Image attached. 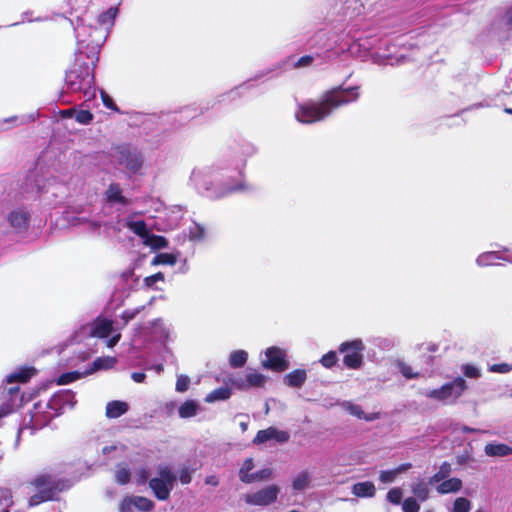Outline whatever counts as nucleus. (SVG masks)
<instances>
[{
	"mask_svg": "<svg viewBox=\"0 0 512 512\" xmlns=\"http://www.w3.org/2000/svg\"><path fill=\"white\" fill-rule=\"evenodd\" d=\"M99 61V48L87 45L86 50L79 46L75 60L66 71L65 84L70 92H81L91 98L95 96V72Z\"/></svg>",
	"mask_w": 512,
	"mask_h": 512,
	"instance_id": "nucleus-1",
	"label": "nucleus"
},
{
	"mask_svg": "<svg viewBox=\"0 0 512 512\" xmlns=\"http://www.w3.org/2000/svg\"><path fill=\"white\" fill-rule=\"evenodd\" d=\"M358 87L343 89L335 87L326 91L320 101H307L298 106L296 119L305 124L321 121L328 117L333 110L358 99Z\"/></svg>",
	"mask_w": 512,
	"mask_h": 512,
	"instance_id": "nucleus-2",
	"label": "nucleus"
},
{
	"mask_svg": "<svg viewBox=\"0 0 512 512\" xmlns=\"http://www.w3.org/2000/svg\"><path fill=\"white\" fill-rule=\"evenodd\" d=\"M28 486L35 491L28 500L31 507L57 500L59 494L70 487L67 479L57 478L49 473L36 475L28 482Z\"/></svg>",
	"mask_w": 512,
	"mask_h": 512,
	"instance_id": "nucleus-3",
	"label": "nucleus"
},
{
	"mask_svg": "<svg viewBox=\"0 0 512 512\" xmlns=\"http://www.w3.org/2000/svg\"><path fill=\"white\" fill-rule=\"evenodd\" d=\"M468 388L467 382L462 377H456L453 381L443 384L441 387L426 392V397L444 403H456Z\"/></svg>",
	"mask_w": 512,
	"mask_h": 512,
	"instance_id": "nucleus-4",
	"label": "nucleus"
},
{
	"mask_svg": "<svg viewBox=\"0 0 512 512\" xmlns=\"http://www.w3.org/2000/svg\"><path fill=\"white\" fill-rule=\"evenodd\" d=\"M339 352L343 354V364L349 369H359L363 364L364 343L361 339H354L340 344Z\"/></svg>",
	"mask_w": 512,
	"mask_h": 512,
	"instance_id": "nucleus-5",
	"label": "nucleus"
},
{
	"mask_svg": "<svg viewBox=\"0 0 512 512\" xmlns=\"http://www.w3.org/2000/svg\"><path fill=\"white\" fill-rule=\"evenodd\" d=\"M118 154V163L125 166L129 171L136 174L143 166V156L136 148L128 144L119 145L116 148Z\"/></svg>",
	"mask_w": 512,
	"mask_h": 512,
	"instance_id": "nucleus-6",
	"label": "nucleus"
},
{
	"mask_svg": "<svg viewBox=\"0 0 512 512\" xmlns=\"http://www.w3.org/2000/svg\"><path fill=\"white\" fill-rule=\"evenodd\" d=\"M265 359L262 366L274 372H284L289 367V361L286 358L284 350L279 347L272 346L265 351Z\"/></svg>",
	"mask_w": 512,
	"mask_h": 512,
	"instance_id": "nucleus-7",
	"label": "nucleus"
},
{
	"mask_svg": "<svg viewBox=\"0 0 512 512\" xmlns=\"http://www.w3.org/2000/svg\"><path fill=\"white\" fill-rule=\"evenodd\" d=\"M279 492V487L272 484L254 493L246 494L244 501L250 505L267 506L276 501Z\"/></svg>",
	"mask_w": 512,
	"mask_h": 512,
	"instance_id": "nucleus-8",
	"label": "nucleus"
},
{
	"mask_svg": "<svg viewBox=\"0 0 512 512\" xmlns=\"http://www.w3.org/2000/svg\"><path fill=\"white\" fill-rule=\"evenodd\" d=\"M154 507V502L144 496H125L119 503L120 512H133L134 509L150 512Z\"/></svg>",
	"mask_w": 512,
	"mask_h": 512,
	"instance_id": "nucleus-9",
	"label": "nucleus"
},
{
	"mask_svg": "<svg viewBox=\"0 0 512 512\" xmlns=\"http://www.w3.org/2000/svg\"><path fill=\"white\" fill-rule=\"evenodd\" d=\"M290 436L288 432L278 430L274 427H268L267 429L259 430L253 439L254 444H262L269 440H276L279 443H285L289 440Z\"/></svg>",
	"mask_w": 512,
	"mask_h": 512,
	"instance_id": "nucleus-10",
	"label": "nucleus"
},
{
	"mask_svg": "<svg viewBox=\"0 0 512 512\" xmlns=\"http://www.w3.org/2000/svg\"><path fill=\"white\" fill-rule=\"evenodd\" d=\"M90 336L96 338H107L113 330V322L110 319L98 316L90 324Z\"/></svg>",
	"mask_w": 512,
	"mask_h": 512,
	"instance_id": "nucleus-11",
	"label": "nucleus"
},
{
	"mask_svg": "<svg viewBox=\"0 0 512 512\" xmlns=\"http://www.w3.org/2000/svg\"><path fill=\"white\" fill-rule=\"evenodd\" d=\"M266 381H267L266 376L259 372H256V371L248 373L246 375V379L242 380L241 382H238V381L232 379L231 377L229 378V382H231L233 385H235L239 389H248L251 387H256V388L264 387Z\"/></svg>",
	"mask_w": 512,
	"mask_h": 512,
	"instance_id": "nucleus-12",
	"label": "nucleus"
},
{
	"mask_svg": "<svg viewBox=\"0 0 512 512\" xmlns=\"http://www.w3.org/2000/svg\"><path fill=\"white\" fill-rule=\"evenodd\" d=\"M149 487L153 491L154 496L160 501L167 500L172 489V485L168 484L164 479H158L157 477L150 479Z\"/></svg>",
	"mask_w": 512,
	"mask_h": 512,
	"instance_id": "nucleus-13",
	"label": "nucleus"
},
{
	"mask_svg": "<svg viewBox=\"0 0 512 512\" xmlns=\"http://www.w3.org/2000/svg\"><path fill=\"white\" fill-rule=\"evenodd\" d=\"M307 379V372L305 369H295L286 374L283 378L285 385L292 388H300Z\"/></svg>",
	"mask_w": 512,
	"mask_h": 512,
	"instance_id": "nucleus-14",
	"label": "nucleus"
},
{
	"mask_svg": "<svg viewBox=\"0 0 512 512\" xmlns=\"http://www.w3.org/2000/svg\"><path fill=\"white\" fill-rule=\"evenodd\" d=\"M117 363V359L112 356H105V357H97L90 367L85 371V375L92 374L99 370H107L111 369L115 366Z\"/></svg>",
	"mask_w": 512,
	"mask_h": 512,
	"instance_id": "nucleus-15",
	"label": "nucleus"
},
{
	"mask_svg": "<svg viewBox=\"0 0 512 512\" xmlns=\"http://www.w3.org/2000/svg\"><path fill=\"white\" fill-rule=\"evenodd\" d=\"M129 409L126 402L120 400H113L107 403L105 415L107 418L115 419L124 415Z\"/></svg>",
	"mask_w": 512,
	"mask_h": 512,
	"instance_id": "nucleus-16",
	"label": "nucleus"
},
{
	"mask_svg": "<svg viewBox=\"0 0 512 512\" xmlns=\"http://www.w3.org/2000/svg\"><path fill=\"white\" fill-rule=\"evenodd\" d=\"M352 493L361 498H371L375 496L376 488L373 482L364 481L353 485Z\"/></svg>",
	"mask_w": 512,
	"mask_h": 512,
	"instance_id": "nucleus-17",
	"label": "nucleus"
},
{
	"mask_svg": "<svg viewBox=\"0 0 512 512\" xmlns=\"http://www.w3.org/2000/svg\"><path fill=\"white\" fill-rule=\"evenodd\" d=\"M106 199L110 203H120L122 205H128L129 200L122 195L121 187L118 183H111L106 192Z\"/></svg>",
	"mask_w": 512,
	"mask_h": 512,
	"instance_id": "nucleus-18",
	"label": "nucleus"
},
{
	"mask_svg": "<svg viewBox=\"0 0 512 512\" xmlns=\"http://www.w3.org/2000/svg\"><path fill=\"white\" fill-rule=\"evenodd\" d=\"M484 451L490 457H504L512 454V447L504 443H488Z\"/></svg>",
	"mask_w": 512,
	"mask_h": 512,
	"instance_id": "nucleus-19",
	"label": "nucleus"
},
{
	"mask_svg": "<svg viewBox=\"0 0 512 512\" xmlns=\"http://www.w3.org/2000/svg\"><path fill=\"white\" fill-rule=\"evenodd\" d=\"M463 486L462 480L456 477L442 480L437 486V492L439 494L456 493L461 490Z\"/></svg>",
	"mask_w": 512,
	"mask_h": 512,
	"instance_id": "nucleus-20",
	"label": "nucleus"
},
{
	"mask_svg": "<svg viewBox=\"0 0 512 512\" xmlns=\"http://www.w3.org/2000/svg\"><path fill=\"white\" fill-rule=\"evenodd\" d=\"M30 219V215L28 212L23 210H15L12 211L8 215V221L12 227L17 229L26 228Z\"/></svg>",
	"mask_w": 512,
	"mask_h": 512,
	"instance_id": "nucleus-21",
	"label": "nucleus"
},
{
	"mask_svg": "<svg viewBox=\"0 0 512 512\" xmlns=\"http://www.w3.org/2000/svg\"><path fill=\"white\" fill-rule=\"evenodd\" d=\"M35 373H36V369L34 367H23L19 371L11 373L7 377V381L9 383H12V382L26 383L30 380V378Z\"/></svg>",
	"mask_w": 512,
	"mask_h": 512,
	"instance_id": "nucleus-22",
	"label": "nucleus"
},
{
	"mask_svg": "<svg viewBox=\"0 0 512 512\" xmlns=\"http://www.w3.org/2000/svg\"><path fill=\"white\" fill-rule=\"evenodd\" d=\"M199 405L194 400H186L181 404L178 414L181 418H190L196 415Z\"/></svg>",
	"mask_w": 512,
	"mask_h": 512,
	"instance_id": "nucleus-23",
	"label": "nucleus"
},
{
	"mask_svg": "<svg viewBox=\"0 0 512 512\" xmlns=\"http://www.w3.org/2000/svg\"><path fill=\"white\" fill-rule=\"evenodd\" d=\"M232 391L228 387H219L211 391L205 398L206 402H215L219 400H227L230 398Z\"/></svg>",
	"mask_w": 512,
	"mask_h": 512,
	"instance_id": "nucleus-24",
	"label": "nucleus"
},
{
	"mask_svg": "<svg viewBox=\"0 0 512 512\" xmlns=\"http://www.w3.org/2000/svg\"><path fill=\"white\" fill-rule=\"evenodd\" d=\"M429 483H426L424 480H419L412 486L413 494L420 500L426 501L429 498Z\"/></svg>",
	"mask_w": 512,
	"mask_h": 512,
	"instance_id": "nucleus-25",
	"label": "nucleus"
},
{
	"mask_svg": "<svg viewBox=\"0 0 512 512\" xmlns=\"http://www.w3.org/2000/svg\"><path fill=\"white\" fill-rule=\"evenodd\" d=\"M451 471V464L449 462H443L439 470L429 479V484L441 482L450 475Z\"/></svg>",
	"mask_w": 512,
	"mask_h": 512,
	"instance_id": "nucleus-26",
	"label": "nucleus"
},
{
	"mask_svg": "<svg viewBox=\"0 0 512 512\" xmlns=\"http://www.w3.org/2000/svg\"><path fill=\"white\" fill-rule=\"evenodd\" d=\"M247 353L244 350H237L231 353L229 358V364L233 368H240L244 366L247 361Z\"/></svg>",
	"mask_w": 512,
	"mask_h": 512,
	"instance_id": "nucleus-27",
	"label": "nucleus"
},
{
	"mask_svg": "<svg viewBox=\"0 0 512 512\" xmlns=\"http://www.w3.org/2000/svg\"><path fill=\"white\" fill-rule=\"evenodd\" d=\"M177 262L176 255L172 253H159L152 259V265H174Z\"/></svg>",
	"mask_w": 512,
	"mask_h": 512,
	"instance_id": "nucleus-28",
	"label": "nucleus"
},
{
	"mask_svg": "<svg viewBox=\"0 0 512 512\" xmlns=\"http://www.w3.org/2000/svg\"><path fill=\"white\" fill-rule=\"evenodd\" d=\"M311 481L310 475L307 471H302L297 475V477L293 480L292 486L296 491L304 490L308 487Z\"/></svg>",
	"mask_w": 512,
	"mask_h": 512,
	"instance_id": "nucleus-29",
	"label": "nucleus"
},
{
	"mask_svg": "<svg viewBox=\"0 0 512 512\" xmlns=\"http://www.w3.org/2000/svg\"><path fill=\"white\" fill-rule=\"evenodd\" d=\"M145 243L153 249H162L168 246V240L164 236L155 234L149 235Z\"/></svg>",
	"mask_w": 512,
	"mask_h": 512,
	"instance_id": "nucleus-30",
	"label": "nucleus"
},
{
	"mask_svg": "<svg viewBox=\"0 0 512 512\" xmlns=\"http://www.w3.org/2000/svg\"><path fill=\"white\" fill-rule=\"evenodd\" d=\"M206 236V229L199 223H194L189 228V239L191 241H202Z\"/></svg>",
	"mask_w": 512,
	"mask_h": 512,
	"instance_id": "nucleus-31",
	"label": "nucleus"
},
{
	"mask_svg": "<svg viewBox=\"0 0 512 512\" xmlns=\"http://www.w3.org/2000/svg\"><path fill=\"white\" fill-rule=\"evenodd\" d=\"M117 14V8L110 7L98 16V23L102 26L112 25Z\"/></svg>",
	"mask_w": 512,
	"mask_h": 512,
	"instance_id": "nucleus-32",
	"label": "nucleus"
},
{
	"mask_svg": "<svg viewBox=\"0 0 512 512\" xmlns=\"http://www.w3.org/2000/svg\"><path fill=\"white\" fill-rule=\"evenodd\" d=\"M271 475L272 471L268 468H264L259 471H256L255 473H251V477L244 479V483L250 484L256 481L266 480L269 479Z\"/></svg>",
	"mask_w": 512,
	"mask_h": 512,
	"instance_id": "nucleus-33",
	"label": "nucleus"
},
{
	"mask_svg": "<svg viewBox=\"0 0 512 512\" xmlns=\"http://www.w3.org/2000/svg\"><path fill=\"white\" fill-rule=\"evenodd\" d=\"M471 502L465 497H458L454 500L452 512H469Z\"/></svg>",
	"mask_w": 512,
	"mask_h": 512,
	"instance_id": "nucleus-34",
	"label": "nucleus"
},
{
	"mask_svg": "<svg viewBox=\"0 0 512 512\" xmlns=\"http://www.w3.org/2000/svg\"><path fill=\"white\" fill-rule=\"evenodd\" d=\"M337 361H338L337 353L333 350L324 354L320 359L321 365L327 369L334 367L337 364Z\"/></svg>",
	"mask_w": 512,
	"mask_h": 512,
	"instance_id": "nucleus-35",
	"label": "nucleus"
},
{
	"mask_svg": "<svg viewBox=\"0 0 512 512\" xmlns=\"http://www.w3.org/2000/svg\"><path fill=\"white\" fill-rule=\"evenodd\" d=\"M82 373L78 371H72V372H66L59 376L57 380V384L59 385H66L69 383L74 382L77 379H80L82 377Z\"/></svg>",
	"mask_w": 512,
	"mask_h": 512,
	"instance_id": "nucleus-36",
	"label": "nucleus"
},
{
	"mask_svg": "<svg viewBox=\"0 0 512 512\" xmlns=\"http://www.w3.org/2000/svg\"><path fill=\"white\" fill-rule=\"evenodd\" d=\"M116 482L120 485H125L130 482L131 472L127 467H120L116 470Z\"/></svg>",
	"mask_w": 512,
	"mask_h": 512,
	"instance_id": "nucleus-37",
	"label": "nucleus"
},
{
	"mask_svg": "<svg viewBox=\"0 0 512 512\" xmlns=\"http://www.w3.org/2000/svg\"><path fill=\"white\" fill-rule=\"evenodd\" d=\"M254 468V463H253V459L252 458H247L240 470H239V478L240 480L244 483V479L246 478H250L251 477V473H249L252 469Z\"/></svg>",
	"mask_w": 512,
	"mask_h": 512,
	"instance_id": "nucleus-38",
	"label": "nucleus"
},
{
	"mask_svg": "<svg viewBox=\"0 0 512 512\" xmlns=\"http://www.w3.org/2000/svg\"><path fill=\"white\" fill-rule=\"evenodd\" d=\"M403 512H419L420 505L413 497L406 498L402 503Z\"/></svg>",
	"mask_w": 512,
	"mask_h": 512,
	"instance_id": "nucleus-39",
	"label": "nucleus"
},
{
	"mask_svg": "<svg viewBox=\"0 0 512 512\" xmlns=\"http://www.w3.org/2000/svg\"><path fill=\"white\" fill-rule=\"evenodd\" d=\"M94 116L89 110H80L75 113V119L78 123L87 125L93 120Z\"/></svg>",
	"mask_w": 512,
	"mask_h": 512,
	"instance_id": "nucleus-40",
	"label": "nucleus"
},
{
	"mask_svg": "<svg viewBox=\"0 0 512 512\" xmlns=\"http://www.w3.org/2000/svg\"><path fill=\"white\" fill-rule=\"evenodd\" d=\"M461 370L467 378L477 379L481 376L480 370L471 364H464Z\"/></svg>",
	"mask_w": 512,
	"mask_h": 512,
	"instance_id": "nucleus-41",
	"label": "nucleus"
},
{
	"mask_svg": "<svg viewBox=\"0 0 512 512\" xmlns=\"http://www.w3.org/2000/svg\"><path fill=\"white\" fill-rule=\"evenodd\" d=\"M402 490L400 488H392L387 493V500L392 504L398 505L402 500Z\"/></svg>",
	"mask_w": 512,
	"mask_h": 512,
	"instance_id": "nucleus-42",
	"label": "nucleus"
},
{
	"mask_svg": "<svg viewBox=\"0 0 512 512\" xmlns=\"http://www.w3.org/2000/svg\"><path fill=\"white\" fill-rule=\"evenodd\" d=\"M190 384V379L186 375H180L177 377L175 390L177 392L183 393L188 390Z\"/></svg>",
	"mask_w": 512,
	"mask_h": 512,
	"instance_id": "nucleus-43",
	"label": "nucleus"
},
{
	"mask_svg": "<svg viewBox=\"0 0 512 512\" xmlns=\"http://www.w3.org/2000/svg\"><path fill=\"white\" fill-rule=\"evenodd\" d=\"M100 96H101L102 103L106 108L111 109L116 112L120 111L118 106L115 104L114 100L105 91H101Z\"/></svg>",
	"mask_w": 512,
	"mask_h": 512,
	"instance_id": "nucleus-44",
	"label": "nucleus"
},
{
	"mask_svg": "<svg viewBox=\"0 0 512 512\" xmlns=\"http://www.w3.org/2000/svg\"><path fill=\"white\" fill-rule=\"evenodd\" d=\"M160 477H157L158 479H164V481H167L168 484L173 485V482L175 481L176 477L171 472V470L168 467H163L159 470Z\"/></svg>",
	"mask_w": 512,
	"mask_h": 512,
	"instance_id": "nucleus-45",
	"label": "nucleus"
},
{
	"mask_svg": "<svg viewBox=\"0 0 512 512\" xmlns=\"http://www.w3.org/2000/svg\"><path fill=\"white\" fill-rule=\"evenodd\" d=\"M512 370V365L508 363L493 364L489 367L490 372L494 373H508Z\"/></svg>",
	"mask_w": 512,
	"mask_h": 512,
	"instance_id": "nucleus-46",
	"label": "nucleus"
},
{
	"mask_svg": "<svg viewBox=\"0 0 512 512\" xmlns=\"http://www.w3.org/2000/svg\"><path fill=\"white\" fill-rule=\"evenodd\" d=\"M165 276L162 272H157L153 275L144 278V284L147 287H152L158 281H164Z\"/></svg>",
	"mask_w": 512,
	"mask_h": 512,
	"instance_id": "nucleus-47",
	"label": "nucleus"
},
{
	"mask_svg": "<svg viewBox=\"0 0 512 512\" xmlns=\"http://www.w3.org/2000/svg\"><path fill=\"white\" fill-rule=\"evenodd\" d=\"M400 371L406 379H414L419 377V373L413 372L412 367L405 363L400 365Z\"/></svg>",
	"mask_w": 512,
	"mask_h": 512,
	"instance_id": "nucleus-48",
	"label": "nucleus"
},
{
	"mask_svg": "<svg viewBox=\"0 0 512 512\" xmlns=\"http://www.w3.org/2000/svg\"><path fill=\"white\" fill-rule=\"evenodd\" d=\"M349 412L356 416L359 419H366V420H372V417H366L364 411L362 410L361 406L359 405H350L348 408Z\"/></svg>",
	"mask_w": 512,
	"mask_h": 512,
	"instance_id": "nucleus-49",
	"label": "nucleus"
},
{
	"mask_svg": "<svg viewBox=\"0 0 512 512\" xmlns=\"http://www.w3.org/2000/svg\"><path fill=\"white\" fill-rule=\"evenodd\" d=\"M314 61L313 56L311 55H304L300 57L297 62L294 64L295 68H303L310 66Z\"/></svg>",
	"mask_w": 512,
	"mask_h": 512,
	"instance_id": "nucleus-50",
	"label": "nucleus"
},
{
	"mask_svg": "<svg viewBox=\"0 0 512 512\" xmlns=\"http://www.w3.org/2000/svg\"><path fill=\"white\" fill-rule=\"evenodd\" d=\"M397 475V471H395V469L393 470H386V471H381L380 472V480L384 483H389V482H392L395 477Z\"/></svg>",
	"mask_w": 512,
	"mask_h": 512,
	"instance_id": "nucleus-51",
	"label": "nucleus"
},
{
	"mask_svg": "<svg viewBox=\"0 0 512 512\" xmlns=\"http://www.w3.org/2000/svg\"><path fill=\"white\" fill-rule=\"evenodd\" d=\"M179 480L182 484H189L192 480L189 469L185 468L180 471Z\"/></svg>",
	"mask_w": 512,
	"mask_h": 512,
	"instance_id": "nucleus-52",
	"label": "nucleus"
},
{
	"mask_svg": "<svg viewBox=\"0 0 512 512\" xmlns=\"http://www.w3.org/2000/svg\"><path fill=\"white\" fill-rule=\"evenodd\" d=\"M135 233L141 237L145 236L147 234V228L144 221H137L135 222Z\"/></svg>",
	"mask_w": 512,
	"mask_h": 512,
	"instance_id": "nucleus-53",
	"label": "nucleus"
},
{
	"mask_svg": "<svg viewBox=\"0 0 512 512\" xmlns=\"http://www.w3.org/2000/svg\"><path fill=\"white\" fill-rule=\"evenodd\" d=\"M131 378L136 382V383H142L144 382V380L146 379V374L143 373V372H133L131 374Z\"/></svg>",
	"mask_w": 512,
	"mask_h": 512,
	"instance_id": "nucleus-54",
	"label": "nucleus"
},
{
	"mask_svg": "<svg viewBox=\"0 0 512 512\" xmlns=\"http://www.w3.org/2000/svg\"><path fill=\"white\" fill-rule=\"evenodd\" d=\"M205 483L211 486H218L219 480L215 475H210L205 478Z\"/></svg>",
	"mask_w": 512,
	"mask_h": 512,
	"instance_id": "nucleus-55",
	"label": "nucleus"
},
{
	"mask_svg": "<svg viewBox=\"0 0 512 512\" xmlns=\"http://www.w3.org/2000/svg\"><path fill=\"white\" fill-rule=\"evenodd\" d=\"M506 24L512 28V5L505 11Z\"/></svg>",
	"mask_w": 512,
	"mask_h": 512,
	"instance_id": "nucleus-56",
	"label": "nucleus"
},
{
	"mask_svg": "<svg viewBox=\"0 0 512 512\" xmlns=\"http://www.w3.org/2000/svg\"><path fill=\"white\" fill-rule=\"evenodd\" d=\"M135 317V312L124 311L121 315V318L124 320L125 324L128 323Z\"/></svg>",
	"mask_w": 512,
	"mask_h": 512,
	"instance_id": "nucleus-57",
	"label": "nucleus"
},
{
	"mask_svg": "<svg viewBox=\"0 0 512 512\" xmlns=\"http://www.w3.org/2000/svg\"><path fill=\"white\" fill-rule=\"evenodd\" d=\"M121 338V335L120 334H117V335H114L112 336L109 340H108V347H113L115 346L119 340Z\"/></svg>",
	"mask_w": 512,
	"mask_h": 512,
	"instance_id": "nucleus-58",
	"label": "nucleus"
},
{
	"mask_svg": "<svg viewBox=\"0 0 512 512\" xmlns=\"http://www.w3.org/2000/svg\"><path fill=\"white\" fill-rule=\"evenodd\" d=\"M412 467L411 463H403L399 467L395 469L397 471V474L404 472Z\"/></svg>",
	"mask_w": 512,
	"mask_h": 512,
	"instance_id": "nucleus-59",
	"label": "nucleus"
},
{
	"mask_svg": "<svg viewBox=\"0 0 512 512\" xmlns=\"http://www.w3.org/2000/svg\"><path fill=\"white\" fill-rule=\"evenodd\" d=\"M60 113H61V116L63 118H70L75 113V110L72 109V108L71 109H65V110H62Z\"/></svg>",
	"mask_w": 512,
	"mask_h": 512,
	"instance_id": "nucleus-60",
	"label": "nucleus"
},
{
	"mask_svg": "<svg viewBox=\"0 0 512 512\" xmlns=\"http://www.w3.org/2000/svg\"><path fill=\"white\" fill-rule=\"evenodd\" d=\"M141 478H142V482H145L147 480L148 476H147V472L145 470L142 471Z\"/></svg>",
	"mask_w": 512,
	"mask_h": 512,
	"instance_id": "nucleus-61",
	"label": "nucleus"
},
{
	"mask_svg": "<svg viewBox=\"0 0 512 512\" xmlns=\"http://www.w3.org/2000/svg\"><path fill=\"white\" fill-rule=\"evenodd\" d=\"M240 427H241V429H242L243 431H246V430H247V428H248V425H247V423H245V422H241V423H240Z\"/></svg>",
	"mask_w": 512,
	"mask_h": 512,
	"instance_id": "nucleus-62",
	"label": "nucleus"
},
{
	"mask_svg": "<svg viewBox=\"0 0 512 512\" xmlns=\"http://www.w3.org/2000/svg\"><path fill=\"white\" fill-rule=\"evenodd\" d=\"M462 430H463L464 432H472V431H474L473 429H471V428H469V427H467V426L463 427V429H462Z\"/></svg>",
	"mask_w": 512,
	"mask_h": 512,
	"instance_id": "nucleus-63",
	"label": "nucleus"
},
{
	"mask_svg": "<svg viewBox=\"0 0 512 512\" xmlns=\"http://www.w3.org/2000/svg\"><path fill=\"white\" fill-rule=\"evenodd\" d=\"M504 112L507 114H512V108H504Z\"/></svg>",
	"mask_w": 512,
	"mask_h": 512,
	"instance_id": "nucleus-64",
	"label": "nucleus"
}]
</instances>
